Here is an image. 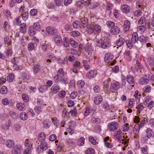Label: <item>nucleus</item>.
Returning <instances> with one entry per match:
<instances>
[{"label":"nucleus","instance_id":"obj_22","mask_svg":"<svg viewBox=\"0 0 154 154\" xmlns=\"http://www.w3.org/2000/svg\"><path fill=\"white\" fill-rule=\"evenodd\" d=\"M17 107L19 110L23 111L25 109V106L22 103H19L17 104Z\"/></svg>","mask_w":154,"mask_h":154},{"label":"nucleus","instance_id":"obj_54","mask_svg":"<svg viewBox=\"0 0 154 154\" xmlns=\"http://www.w3.org/2000/svg\"><path fill=\"white\" fill-rule=\"evenodd\" d=\"M21 17L23 20H26L28 17V12H25L22 15Z\"/></svg>","mask_w":154,"mask_h":154},{"label":"nucleus","instance_id":"obj_41","mask_svg":"<svg viewBox=\"0 0 154 154\" xmlns=\"http://www.w3.org/2000/svg\"><path fill=\"white\" fill-rule=\"evenodd\" d=\"M85 69L86 70H88L90 67V66L88 65V62L86 60H83L82 62Z\"/></svg>","mask_w":154,"mask_h":154},{"label":"nucleus","instance_id":"obj_44","mask_svg":"<svg viewBox=\"0 0 154 154\" xmlns=\"http://www.w3.org/2000/svg\"><path fill=\"white\" fill-rule=\"evenodd\" d=\"M85 84L84 82L82 80H79L78 82V86L80 88H82Z\"/></svg>","mask_w":154,"mask_h":154},{"label":"nucleus","instance_id":"obj_11","mask_svg":"<svg viewBox=\"0 0 154 154\" xmlns=\"http://www.w3.org/2000/svg\"><path fill=\"white\" fill-rule=\"evenodd\" d=\"M5 145L7 147L11 148L14 146V142L12 140L8 139L6 140Z\"/></svg>","mask_w":154,"mask_h":154},{"label":"nucleus","instance_id":"obj_56","mask_svg":"<svg viewBox=\"0 0 154 154\" xmlns=\"http://www.w3.org/2000/svg\"><path fill=\"white\" fill-rule=\"evenodd\" d=\"M150 89V87L149 86L146 85L143 88V91L144 92H148L149 91Z\"/></svg>","mask_w":154,"mask_h":154},{"label":"nucleus","instance_id":"obj_19","mask_svg":"<svg viewBox=\"0 0 154 154\" xmlns=\"http://www.w3.org/2000/svg\"><path fill=\"white\" fill-rule=\"evenodd\" d=\"M110 46V44L109 41H107L104 42L102 43L101 45V47L104 49H106L108 48Z\"/></svg>","mask_w":154,"mask_h":154},{"label":"nucleus","instance_id":"obj_37","mask_svg":"<svg viewBox=\"0 0 154 154\" xmlns=\"http://www.w3.org/2000/svg\"><path fill=\"white\" fill-rule=\"evenodd\" d=\"M57 75H58L60 77H62L64 75V72L63 71L62 68H60L57 72Z\"/></svg>","mask_w":154,"mask_h":154},{"label":"nucleus","instance_id":"obj_48","mask_svg":"<svg viewBox=\"0 0 154 154\" xmlns=\"http://www.w3.org/2000/svg\"><path fill=\"white\" fill-rule=\"evenodd\" d=\"M106 24L109 28L115 26V23L114 22H112L110 21H108L106 22Z\"/></svg>","mask_w":154,"mask_h":154},{"label":"nucleus","instance_id":"obj_18","mask_svg":"<svg viewBox=\"0 0 154 154\" xmlns=\"http://www.w3.org/2000/svg\"><path fill=\"white\" fill-rule=\"evenodd\" d=\"M35 30L32 26H30L28 30L29 34L32 36H34L35 34Z\"/></svg>","mask_w":154,"mask_h":154},{"label":"nucleus","instance_id":"obj_35","mask_svg":"<svg viewBox=\"0 0 154 154\" xmlns=\"http://www.w3.org/2000/svg\"><path fill=\"white\" fill-rule=\"evenodd\" d=\"M145 20L146 19L144 17H141L138 21V24L139 25L143 24L145 23Z\"/></svg>","mask_w":154,"mask_h":154},{"label":"nucleus","instance_id":"obj_13","mask_svg":"<svg viewBox=\"0 0 154 154\" xmlns=\"http://www.w3.org/2000/svg\"><path fill=\"white\" fill-rule=\"evenodd\" d=\"M46 30L48 33L51 35H53L57 31L56 29H54L51 26L47 27Z\"/></svg>","mask_w":154,"mask_h":154},{"label":"nucleus","instance_id":"obj_14","mask_svg":"<svg viewBox=\"0 0 154 154\" xmlns=\"http://www.w3.org/2000/svg\"><path fill=\"white\" fill-rule=\"evenodd\" d=\"M138 40V35L136 32H134L132 35L131 41L133 43H136Z\"/></svg>","mask_w":154,"mask_h":154},{"label":"nucleus","instance_id":"obj_23","mask_svg":"<svg viewBox=\"0 0 154 154\" xmlns=\"http://www.w3.org/2000/svg\"><path fill=\"white\" fill-rule=\"evenodd\" d=\"M102 101V98L100 96L96 97L94 99V101L96 104H99Z\"/></svg>","mask_w":154,"mask_h":154},{"label":"nucleus","instance_id":"obj_59","mask_svg":"<svg viewBox=\"0 0 154 154\" xmlns=\"http://www.w3.org/2000/svg\"><path fill=\"white\" fill-rule=\"evenodd\" d=\"M22 98L25 102H27L29 100V97L26 94H23L22 96Z\"/></svg>","mask_w":154,"mask_h":154},{"label":"nucleus","instance_id":"obj_61","mask_svg":"<svg viewBox=\"0 0 154 154\" xmlns=\"http://www.w3.org/2000/svg\"><path fill=\"white\" fill-rule=\"evenodd\" d=\"M142 14V11L140 10H136L134 12L135 16L138 17L141 15Z\"/></svg>","mask_w":154,"mask_h":154},{"label":"nucleus","instance_id":"obj_2","mask_svg":"<svg viewBox=\"0 0 154 154\" xmlns=\"http://www.w3.org/2000/svg\"><path fill=\"white\" fill-rule=\"evenodd\" d=\"M144 104L146 106H147L149 109H151L154 106V102L147 98L145 100Z\"/></svg>","mask_w":154,"mask_h":154},{"label":"nucleus","instance_id":"obj_45","mask_svg":"<svg viewBox=\"0 0 154 154\" xmlns=\"http://www.w3.org/2000/svg\"><path fill=\"white\" fill-rule=\"evenodd\" d=\"M95 152L94 149L92 148H90L86 151L87 154H93Z\"/></svg>","mask_w":154,"mask_h":154},{"label":"nucleus","instance_id":"obj_24","mask_svg":"<svg viewBox=\"0 0 154 154\" xmlns=\"http://www.w3.org/2000/svg\"><path fill=\"white\" fill-rule=\"evenodd\" d=\"M125 42V40L123 38H120L116 42V44L117 46L121 47L124 44Z\"/></svg>","mask_w":154,"mask_h":154},{"label":"nucleus","instance_id":"obj_27","mask_svg":"<svg viewBox=\"0 0 154 154\" xmlns=\"http://www.w3.org/2000/svg\"><path fill=\"white\" fill-rule=\"evenodd\" d=\"M148 81H149V80H148L147 79L141 78L139 79V82L141 85H146L147 84Z\"/></svg>","mask_w":154,"mask_h":154},{"label":"nucleus","instance_id":"obj_20","mask_svg":"<svg viewBox=\"0 0 154 154\" xmlns=\"http://www.w3.org/2000/svg\"><path fill=\"white\" fill-rule=\"evenodd\" d=\"M130 27V22L127 20L125 21L124 25V28L125 31H128Z\"/></svg>","mask_w":154,"mask_h":154},{"label":"nucleus","instance_id":"obj_29","mask_svg":"<svg viewBox=\"0 0 154 154\" xmlns=\"http://www.w3.org/2000/svg\"><path fill=\"white\" fill-rule=\"evenodd\" d=\"M20 117L23 120H25L27 118V116L25 112H21L20 115Z\"/></svg>","mask_w":154,"mask_h":154},{"label":"nucleus","instance_id":"obj_33","mask_svg":"<svg viewBox=\"0 0 154 154\" xmlns=\"http://www.w3.org/2000/svg\"><path fill=\"white\" fill-rule=\"evenodd\" d=\"M85 139L83 137H81L77 141L78 144L79 146H82L84 143Z\"/></svg>","mask_w":154,"mask_h":154},{"label":"nucleus","instance_id":"obj_58","mask_svg":"<svg viewBox=\"0 0 154 154\" xmlns=\"http://www.w3.org/2000/svg\"><path fill=\"white\" fill-rule=\"evenodd\" d=\"M65 91H60L58 93L59 96L61 98H63L65 97Z\"/></svg>","mask_w":154,"mask_h":154},{"label":"nucleus","instance_id":"obj_15","mask_svg":"<svg viewBox=\"0 0 154 154\" xmlns=\"http://www.w3.org/2000/svg\"><path fill=\"white\" fill-rule=\"evenodd\" d=\"M121 9L122 11L125 13H128L130 11V8L127 5H122Z\"/></svg>","mask_w":154,"mask_h":154},{"label":"nucleus","instance_id":"obj_40","mask_svg":"<svg viewBox=\"0 0 154 154\" xmlns=\"http://www.w3.org/2000/svg\"><path fill=\"white\" fill-rule=\"evenodd\" d=\"M39 66L38 65L35 64L34 66V72L35 73H37L40 70Z\"/></svg>","mask_w":154,"mask_h":154},{"label":"nucleus","instance_id":"obj_16","mask_svg":"<svg viewBox=\"0 0 154 154\" xmlns=\"http://www.w3.org/2000/svg\"><path fill=\"white\" fill-rule=\"evenodd\" d=\"M38 137V140L41 142H43L46 138V136L43 132L40 133Z\"/></svg>","mask_w":154,"mask_h":154},{"label":"nucleus","instance_id":"obj_21","mask_svg":"<svg viewBox=\"0 0 154 154\" xmlns=\"http://www.w3.org/2000/svg\"><path fill=\"white\" fill-rule=\"evenodd\" d=\"M51 91L54 94H55L59 90L58 86L57 85H54L52 87Z\"/></svg>","mask_w":154,"mask_h":154},{"label":"nucleus","instance_id":"obj_6","mask_svg":"<svg viewBox=\"0 0 154 154\" xmlns=\"http://www.w3.org/2000/svg\"><path fill=\"white\" fill-rule=\"evenodd\" d=\"M21 146L20 145H16L12 150V154H20Z\"/></svg>","mask_w":154,"mask_h":154},{"label":"nucleus","instance_id":"obj_53","mask_svg":"<svg viewBox=\"0 0 154 154\" xmlns=\"http://www.w3.org/2000/svg\"><path fill=\"white\" fill-rule=\"evenodd\" d=\"M25 145L26 147L29 148H31L32 146V145L31 144L29 141L27 140H25Z\"/></svg>","mask_w":154,"mask_h":154},{"label":"nucleus","instance_id":"obj_28","mask_svg":"<svg viewBox=\"0 0 154 154\" xmlns=\"http://www.w3.org/2000/svg\"><path fill=\"white\" fill-rule=\"evenodd\" d=\"M95 32L97 33H99L101 31V27L99 25H95L93 26Z\"/></svg>","mask_w":154,"mask_h":154},{"label":"nucleus","instance_id":"obj_42","mask_svg":"<svg viewBox=\"0 0 154 154\" xmlns=\"http://www.w3.org/2000/svg\"><path fill=\"white\" fill-rule=\"evenodd\" d=\"M80 23L78 20H76L73 23V26L75 28H77L80 26Z\"/></svg>","mask_w":154,"mask_h":154},{"label":"nucleus","instance_id":"obj_34","mask_svg":"<svg viewBox=\"0 0 154 154\" xmlns=\"http://www.w3.org/2000/svg\"><path fill=\"white\" fill-rule=\"evenodd\" d=\"M15 58H14L13 60H12V62L13 63V68L15 70H18L19 69V66L15 63Z\"/></svg>","mask_w":154,"mask_h":154},{"label":"nucleus","instance_id":"obj_5","mask_svg":"<svg viewBox=\"0 0 154 154\" xmlns=\"http://www.w3.org/2000/svg\"><path fill=\"white\" fill-rule=\"evenodd\" d=\"M146 137L144 138V140L145 141H146L148 140V139L152 136L153 132L152 130L150 128H148L146 131Z\"/></svg>","mask_w":154,"mask_h":154},{"label":"nucleus","instance_id":"obj_36","mask_svg":"<svg viewBox=\"0 0 154 154\" xmlns=\"http://www.w3.org/2000/svg\"><path fill=\"white\" fill-rule=\"evenodd\" d=\"M84 48L85 51L87 52L88 54L92 53V49L89 46H85Z\"/></svg>","mask_w":154,"mask_h":154},{"label":"nucleus","instance_id":"obj_26","mask_svg":"<svg viewBox=\"0 0 154 154\" xmlns=\"http://www.w3.org/2000/svg\"><path fill=\"white\" fill-rule=\"evenodd\" d=\"M26 26V25L25 23H23L20 24V31L21 32L24 33L26 32V29L25 27Z\"/></svg>","mask_w":154,"mask_h":154},{"label":"nucleus","instance_id":"obj_62","mask_svg":"<svg viewBox=\"0 0 154 154\" xmlns=\"http://www.w3.org/2000/svg\"><path fill=\"white\" fill-rule=\"evenodd\" d=\"M33 27L36 30H39L40 28V25L38 23H35L33 24Z\"/></svg>","mask_w":154,"mask_h":154},{"label":"nucleus","instance_id":"obj_9","mask_svg":"<svg viewBox=\"0 0 154 154\" xmlns=\"http://www.w3.org/2000/svg\"><path fill=\"white\" fill-rule=\"evenodd\" d=\"M2 103L5 106H13L14 103L12 101H8L7 98H5L2 100Z\"/></svg>","mask_w":154,"mask_h":154},{"label":"nucleus","instance_id":"obj_31","mask_svg":"<svg viewBox=\"0 0 154 154\" xmlns=\"http://www.w3.org/2000/svg\"><path fill=\"white\" fill-rule=\"evenodd\" d=\"M63 46L66 48L69 46V42L68 39L66 37H65L63 38Z\"/></svg>","mask_w":154,"mask_h":154},{"label":"nucleus","instance_id":"obj_12","mask_svg":"<svg viewBox=\"0 0 154 154\" xmlns=\"http://www.w3.org/2000/svg\"><path fill=\"white\" fill-rule=\"evenodd\" d=\"M48 148L47 144L46 143H42L41 145L39 146L37 149L38 152H40L42 149V150H45Z\"/></svg>","mask_w":154,"mask_h":154},{"label":"nucleus","instance_id":"obj_4","mask_svg":"<svg viewBox=\"0 0 154 154\" xmlns=\"http://www.w3.org/2000/svg\"><path fill=\"white\" fill-rule=\"evenodd\" d=\"M120 87L119 82H114L110 85V91L112 92H114L117 91Z\"/></svg>","mask_w":154,"mask_h":154},{"label":"nucleus","instance_id":"obj_17","mask_svg":"<svg viewBox=\"0 0 154 154\" xmlns=\"http://www.w3.org/2000/svg\"><path fill=\"white\" fill-rule=\"evenodd\" d=\"M127 81L128 83L131 84H134L135 82L134 80L133 76L131 75H127Z\"/></svg>","mask_w":154,"mask_h":154},{"label":"nucleus","instance_id":"obj_47","mask_svg":"<svg viewBox=\"0 0 154 154\" xmlns=\"http://www.w3.org/2000/svg\"><path fill=\"white\" fill-rule=\"evenodd\" d=\"M89 139L90 142L93 145H95L96 144V141L92 136H90L89 137Z\"/></svg>","mask_w":154,"mask_h":154},{"label":"nucleus","instance_id":"obj_10","mask_svg":"<svg viewBox=\"0 0 154 154\" xmlns=\"http://www.w3.org/2000/svg\"><path fill=\"white\" fill-rule=\"evenodd\" d=\"M120 29L117 26H115L112 27L110 29L111 33L113 35H116L119 33Z\"/></svg>","mask_w":154,"mask_h":154},{"label":"nucleus","instance_id":"obj_25","mask_svg":"<svg viewBox=\"0 0 154 154\" xmlns=\"http://www.w3.org/2000/svg\"><path fill=\"white\" fill-rule=\"evenodd\" d=\"M55 42L57 44H60L62 42V39L60 36L55 35L54 38Z\"/></svg>","mask_w":154,"mask_h":154},{"label":"nucleus","instance_id":"obj_64","mask_svg":"<svg viewBox=\"0 0 154 154\" xmlns=\"http://www.w3.org/2000/svg\"><path fill=\"white\" fill-rule=\"evenodd\" d=\"M55 3L54 2H51L49 3L47 7L49 9H54L55 8Z\"/></svg>","mask_w":154,"mask_h":154},{"label":"nucleus","instance_id":"obj_3","mask_svg":"<svg viewBox=\"0 0 154 154\" xmlns=\"http://www.w3.org/2000/svg\"><path fill=\"white\" fill-rule=\"evenodd\" d=\"M118 124L116 122H112L110 123L108 126V128L111 131H113L117 130L118 128Z\"/></svg>","mask_w":154,"mask_h":154},{"label":"nucleus","instance_id":"obj_30","mask_svg":"<svg viewBox=\"0 0 154 154\" xmlns=\"http://www.w3.org/2000/svg\"><path fill=\"white\" fill-rule=\"evenodd\" d=\"M70 44L74 48H76L78 46V43L75 42L72 38L70 39Z\"/></svg>","mask_w":154,"mask_h":154},{"label":"nucleus","instance_id":"obj_52","mask_svg":"<svg viewBox=\"0 0 154 154\" xmlns=\"http://www.w3.org/2000/svg\"><path fill=\"white\" fill-rule=\"evenodd\" d=\"M140 40L141 43H146L147 42V39L144 36H142L140 37Z\"/></svg>","mask_w":154,"mask_h":154},{"label":"nucleus","instance_id":"obj_32","mask_svg":"<svg viewBox=\"0 0 154 154\" xmlns=\"http://www.w3.org/2000/svg\"><path fill=\"white\" fill-rule=\"evenodd\" d=\"M14 79V75L12 73L9 74V75L7 77V81L9 82H12Z\"/></svg>","mask_w":154,"mask_h":154},{"label":"nucleus","instance_id":"obj_55","mask_svg":"<svg viewBox=\"0 0 154 154\" xmlns=\"http://www.w3.org/2000/svg\"><path fill=\"white\" fill-rule=\"evenodd\" d=\"M37 13V10L36 9H32L30 12V14L32 16L36 15Z\"/></svg>","mask_w":154,"mask_h":154},{"label":"nucleus","instance_id":"obj_46","mask_svg":"<svg viewBox=\"0 0 154 154\" xmlns=\"http://www.w3.org/2000/svg\"><path fill=\"white\" fill-rule=\"evenodd\" d=\"M87 29L86 30L87 32L89 33H91L94 32L93 26H92V27L89 26L88 27L87 26Z\"/></svg>","mask_w":154,"mask_h":154},{"label":"nucleus","instance_id":"obj_63","mask_svg":"<svg viewBox=\"0 0 154 154\" xmlns=\"http://www.w3.org/2000/svg\"><path fill=\"white\" fill-rule=\"evenodd\" d=\"M71 35L73 37H75L79 35H80V33L76 31H72L71 32Z\"/></svg>","mask_w":154,"mask_h":154},{"label":"nucleus","instance_id":"obj_51","mask_svg":"<svg viewBox=\"0 0 154 154\" xmlns=\"http://www.w3.org/2000/svg\"><path fill=\"white\" fill-rule=\"evenodd\" d=\"M59 81L60 83L62 84H64L65 85L67 84L68 82L67 79H62L60 78Z\"/></svg>","mask_w":154,"mask_h":154},{"label":"nucleus","instance_id":"obj_39","mask_svg":"<svg viewBox=\"0 0 154 154\" xmlns=\"http://www.w3.org/2000/svg\"><path fill=\"white\" fill-rule=\"evenodd\" d=\"M28 49L29 51L32 50L35 48L34 45L32 42L29 43L28 45Z\"/></svg>","mask_w":154,"mask_h":154},{"label":"nucleus","instance_id":"obj_49","mask_svg":"<svg viewBox=\"0 0 154 154\" xmlns=\"http://www.w3.org/2000/svg\"><path fill=\"white\" fill-rule=\"evenodd\" d=\"M129 129V125L128 123H126L123 126L122 131H127Z\"/></svg>","mask_w":154,"mask_h":154},{"label":"nucleus","instance_id":"obj_38","mask_svg":"<svg viewBox=\"0 0 154 154\" xmlns=\"http://www.w3.org/2000/svg\"><path fill=\"white\" fill-rule=\"evenodd\" d=\"M7 87L5 86H3L0 89V92L2 94H5L7 92Z\"/></svg>","mask_w":154,"mask_h":154},{"label":"nucleus","instance_id":"obj_7","mask_svg":"<svg viewBox=\"0 0 154 154\" xmlns=\"http://www.w3.org/2000/svg\"><path fill=\"white\" fill-rule=\"evenodd\" d=\"M97 74V72L96 70H91L88 72L86 75V76L88 78H91L95 77Z\"/></svg>","mask_w":154,"mask_h":154},{"label":"nucleus","instance_id":"obj_8","mask_svg":"<svg viewBox=\"0 0 154 154\" xmlns=\"http://www.w3.org/2000/svg\"><path fill=\"white\" fill-rule=\"evenodd\" d=\"M113 58V56L110 53H107L105 55L104 58V61L106 63L111 62Z\"/></svg>","mask_w":154,"mask_h":154},{"label":"nucleus","instance_id":"obj_50","mask_svg":"<svg viewBox=\"0 0 154 154\" xmlns=\"http://www.w3.org/2000/svg\"><path fill=\"white\" fill-rule=\"evenodd\" d=\"M137 29L138 30L140 31L141 32H144L146 30V26L144 25L139 26Z\"/></svg>","mask_w":154,"mask_h":154},{"label":"nucleus","instance_id":"obj_1","mask_svg":"<svg viewBox=\"0 0 154 154\" xmlns=\"http://www.w3.org/2000/svg\"><path fill=\"white\" fill-rule=\"evenodd\" d=\"M114 138L118 141L119 143L122 142V139L124 138L125 136H122V131L120 129H119L116 132L115 134L114 135Z\"/></svg>","mask_w":154,"mask_h":154},{"label":"nucleus","instance_id":"obj_43","mask_svg":"<svg viewBox=\"0 0 154 154\" xmlns=\"http://www.w3.org/2000/svg\"><path fill=\"white\" fill-rule=\"evenodd\" d=\"M27 41V38L25 36H23L21 41V44L24 46V45L26 44Z\"/></svg>","mask_w":154,"mask_h":154},{"label":"nucleus","instance_id":"obj_60","mask_svg":"<svg viewBox=\"0 0 154 154\" xmlns=\"http://www.w3.org/2000/svg\"><path fill=\"white\" fill-rule=\"evenodd\" d=\"M141 128V127H140V125L138 124H136L134 126V131H138L139 132Z\"/></svg>","mask_w":154,"mask_h":154},{"label":"nucleus","instance_id":"obj_57","mask_svg":"<svg viewBox=\"0 0 154 154\" xmlns=\"http://www.w3.org/2000/svg\"><path fill=\"white\" fill-rule=\"evenodd\" d=\"M10 116L14 118H15L18 117V115L15 112L11 111L10 112Z\"/></svg>","mask_w":154,"mask_h":154}]
</instances>
